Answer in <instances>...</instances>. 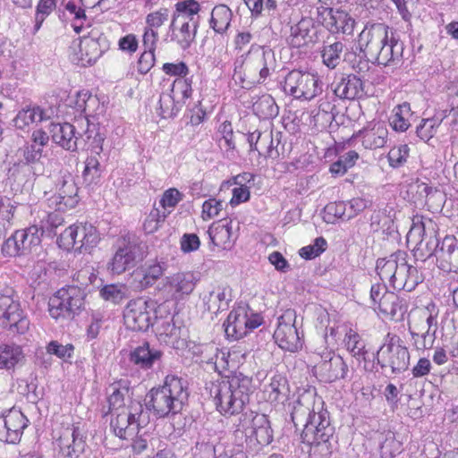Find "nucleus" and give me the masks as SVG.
<instances>
[{
  "label": "nucleus",
  "instance_id": "23",
  "mask_svg": "<svg viewBox=\"0 0 458 458\" xmlns=\"http://www.w3.org/2000/svg\"><path fill=\"white\" fill-rule=\"evenodd\" d=\"M438 315L439 309L434 302H429L425 307L416 310L412 314L413 318L412 321L410 322V329H411V324H413L414 327H416V318L421 320H425L428 327L426 332H411L413 337L415 335H421V337L423 338V344L421 345L422 348H429L433 344L436 331L437 329Z\"/></svg>",
  "mask_w": 458,
  "mask_h": 458
},
{
  "label": "nucleus",
  "instance_id": "9",
  "mask_svg": "<svg viewBox=\"0 0 458 458\" xmlns=\"http://www.w3.org/2000/svg\"><path fill=\"white\" fill-rule=\"evenodd\" d=\"M377 359L383 369L389 368L392 373L398 374L407 369L410 353L399 336L387 334Z\"/></svg>",
  "mask_w": 458,
  "mask_h": 458
},
{
  "label": "nucleus",
  "instance_id": "62",
  "mask_svg": "<svg viewBox=\"0 0 458 458\" xmlns=\"http://www.w3.org/2000/svg\"><path fill=\"white\" fill-rule=\"evenodd\" d=\"M327 242L323 237H318L315 239L313 244L302 247L299 250V254L305 259H312L319 256L325 250Z\"/></svg>",
  "mask_w": 458,
  "mask_h": 458
},
{
  "label": "nucleus",
  "instance_id": "41",
  "mask_svg": "<svg viewBox=\"0 0 458 458\" xmlns=\"http://www.w3.org/2000/svg\"><path fill=\"white\" fill-rule=\"evenodd\" d=\"M232 16V11L226 5L215 6L211 13V28L217 33H224L230 25Z\"/></svg>",
  "mask_w": 458,
  "mask_h": 458
},
{
  "label": "nucleus",
  "instance_id": "46",
  "mask_svg": "<svg viewBox=\"0 0 458 458\" xmlns=\"http://www.w3.org/2000/svg\"><path fill=\"white\" fill-rule=\"evenodd\" d=\"M344 346L353 357H361L365 354V344L360 335L352 328L344 332Z\"/></svg>",
  "mask_w": 458,
  "mask_h": 458
},
{
  "label": "nucleus",
  "instance_id": "21",
  "mask_svg": "<svg viewBox=\"0 0 458 458\" xmlns=\"http://www.w3.org/2000/svg\"><path fill=\"white\" fill-rule=\"evenodd\" d=\"M432 244L438 267L445 272H458V241L453 236H445L438 248L437 240L430 238L427 245Z\"/></svg>",
  "mask_w": 458,
  "mask_h": 458
},
{
  "label": "nucleus",
  "instance_id": "35",
  "mask_svg": "<svg viewBox=\"0 0 458 458\" xmlns=\"http://www.w3.org/2000/svg\"><path fill=\"white\" fill-rule=\"evenodd\" d=\"M334 93L342 99H355L363 96V83L355 75H348L340 80L334 88Z\"/></svg>",
  "mask_w": 458,
  "mask_h": 458
},
{
  "label": "nucleus",
  "instance_id": "16",
  "mask_svg": "<svg viewBox=\"0 0 458 458\" xmlns=\"http://www.w3.org/2000/svg\"><path fill=\"white\" fill-rule=\"evenodd\" d=\"M155 305L152 301L132 300L123 310L125 327L132 331H145L152 323V312Z\"/></svg>",
  "mask_w": 458,
  "mask_h": 458
},
{
  "label": "nucleus",
  "instance_id": "20",
  "mask_svg": "<svg viewBox=\"0 0 458 458\" xmlns=\"http://www.w3.org/2000/svg\"><path fill=\"white\" fill-rule=\"evenodd\" d=\"M29 420L17 409H11L0 417V441L7 444L20 442Z\"/></svg>",
  "mask_w": 458,
  "mask_h": 458
},
{
  "label": "nucleus",
  "instance_id": "1",
  "mask_svg": "<svg viewBox=\"0 0 458 458\" xmlns=\"http://www.w3.org/2000/svg\"><path fill=\"white\" fill-rule=\"evenodd\" d=\"M323 404L322 399L315 394L304 393L295 402L291 414L294 425L303 427L302 441L311 446L310 454L314 458H329L333 452L330 438L334 428Z\"/></svg>",
  "mask_w": 458,
  "mask_h": 458
},
{
  "label": "nucleus",
  "instance_id": "7",
  "mask_svg": "<svg viewBox=\"0 0 458 458\" xmlns=\"http://www.w3.org/2000/svg\"><path fill=\"white\" fill-rule=\"evenodd\" d=\"M85 296L86 293L80 286L59 289L49 299V315L56 320L72 318L83 309Z\"/></svg>",
  "mask_w": 458,
  "mask_h": 458
},
{
  "label": "nucleus",
  "instance_id": "34",
  "mask_svg": "<svg viewBox=\"0 0 458 458\" xmlns=\"http://www.w3.org/2000/svg\"><path fill=\"white\" fill-rule=\"evenodd\" d=\"M232 230V221L213 223L208 230L211 243L223 249L230 248L234 242Z\"/></svg>",
  "mask_w": 458,
  "mask_h": 458
},
{
  "label": "nucleus",
  "instance_id": "29",
  "mask_svg": "<svg viewBox=\"0 0 458 458\" xmlns=\"http://www.w3.org/2000/svg\"><path fill=\"white\" fill-rule=\"evenodd\" d=\"M358 136L361 139L362 146L367 149H377L386 146L388 140V129L385 123H370L360 131Z\"/></svg>",
  "mask_w": 458,
  "mask_h": 458
},
{
  "label": "nucleus",
  "instance_id": "11",
  "mask_svg": "<svg viewBox=\"0 0 458 458\" xmlns=\"http://www.w3.org/2000/svg\"><path fill=\"white\" fill-rule=\"evenodd\" d=\"M370 300L374 310L381 313L386 318L401 320L407 311L403 300L393 293L387 291L385 284H373L370 289Z\"/></svg>",
  "mask_w": 458,
  "mask_h": 458
},
{
  "label": "nucleus",
  "instance_id": "31",
  "mask_svg": "<svg viewBox=\"0 0 458 458\" xmlns=\"http://www.w3.org/2000/svg\"><path fill=\"white\" fill-rule=\"evenodd\" d=\"M319 370L322 377L326 381L334 382L337 379L344 378L347 373L348 368L341 356L327 353L325 360L319 365Z\"/></svg>",
  "mask_w": 458,
  "mask_h": 458
},
{
  "label": "nucleus",
  "instance_id": "56",
  "mask_svg": "<svg viewBox=\"0 0 458 458\" xmlns=\"http://www.w3.org/2000/svg\"><path fill=\"white\" fill-rule=\"evenodd\" d=\"M169 20V11L167 8H159L147 14L145 18V27L158 30Z\"/></svg>",
  "mask_w": 458,
  "mask_h": 458
},
{
  "label": "nucleus",
  "instance_id": "42",
  "mask_svg": "<svg viewBox=\"0 0 458 458\" xmlns=\"http://www.w3.org/2000/svg\"><path fill=\"white\" fill-rule=\"evenodd\" d=\"M253 112L262 119H270L278 114V106L270 95L265 94L253 103Z\"/></svg>",
  "mask_w": 458,
  "mask_h": 458
},
{
  "label": "nucleus",
  "instance_id": "60",
  "mask_svg": "<svg viewBox=\"0 0 458 458\" xmlns=\"http://www.w3.org/2000/svg\"><path fill=\"white\" fill-rule=\"evenodd\" d=\"M409 156V147L407 145H400L390 149L387 155L389 165L397 168L403 165Z\"/></svg>",
  "mask_w": 458,
  "mask_h": 458
},
{
  "label": "nucleus",
  "instance_id": "48",
  "mask_svg": "<svg viewBox=\"0 0 458 458\" xmlns=\"http://www.w3.org/2000/svg\"><path fill=\"white\" fill-rule=\"evenodd\" d=\"M182 104H179L175 101V98H174L170 93H162L159 98V114L162 118H171L175 116L181 107Z\"/></svg>",
  "mask_w": 458,
  "mask_h": 458
},
{
  "label": "nucleus",
  "instance_id": "5",
  "mask_svg": "<svg viewBox=\"0 0 458 458\" xmlns=\"http://www.w3.org/2000/svg\"><path fill=\"white\" fill-rule=\"evenodd\" d=\"M250 392V380L241 377L212 383L210 387L216 409L225 416L240 413L249 403Z\"/></svg>",
  "mask_w": 458,
  "mask_h": 458
},
{
  "label": "nucleus",
  "instance_id": "51",
  "mask_svg": "<svg viewBox=\"0 0 458 458\" xmlns=\"http://www.w3.org/2000/svg\"><path fill=\"white\" fill-rule=\"evenodd\" d=\"M269 423L265 414H259L250 411L244 415L242 428L247 435L252 436V431H256Z\"/></svg>",
  "mask_w": 458,
  "mask_h": 458
},
{
  "label": "nucleus",
  "instance_id": "8",
  "mask_svg": "<svg viewBox=\"0 0 458 458\" xmlns=\"http://www.w3.org/2000/svg\"><path fill=\"white\" fill-rule=\"evenodd\" d=\"M284 91L300 100H312L323 91V82L318 73L293 70L287 73Z\"/></svg>",
  "mask_w": 458,
  "mask_h": 458
},
{
  "label": "nucleus",
  "instance_id": "19",
  "mask_svg": "<svg viewBox=\"0 0 458 458\" xmlns=\"http://www.w3.org/2000/svg\"><path fill=\"white\" fill-rule=\"evenodd\" d=\"M79 203L78 187L71 174L64 175L55 184V193L48 199V206L66 211Z\"/></svg>",
  "mask_w": 458,
  "mask_h": 458
},
{
  "label": "nucleus",
  "instance_id": "30",
  "mask_svg": "<svg viewBox=\"0 0 458 458\" xmlns=\"http://www.w3.org/2000/svg\"><path fill=\"white\" fill-rule=\"evenodd\" d=\"M50 135L52 140L70 151H75L78 148L79 137L76 136L75 127L69 123H52L50 125Z\"/></svg>",
  "mask_w": 458,
  "mask_h": 458
},
{
  "label": "nucleus",
  "instance_id": "33",
  "mask_svg": "<svg viewBox=\"0 0 458 458\" xmlns=\"http://www.w3.org/2000/svg\"><path fill=\"white\" fill-rule=\"evenodd\" d=\"M231 297V289L227 285L217 284L203 295V302L208 310L216 313L228 307Z\"/></svg>",
  "mask_w": 458,
  "mask_h": 458
},
{
  "label": "nucleus",
  "instance_id": "22",
  "mask_svg": "<svg viewBox=\"0 0 458 458\" xmlns=\"http://www.w3.org/2000/svg\"><path fill=\"white\" fill-rule=\"evenodd\" d=\"M386 38L380 40L377 45V52L372 57V62L378 64L395 65L403 57V44L395 37L394 31L390 28V33H386Z\"/></svg>",
  "mask_w": 458,
  "mask_h": 458
},
{
  "label": "nucleus",
  "instance_id": "24",
  "mask_svg": "<svg viewBox=\"0 0 458 458\" xmlns=\"http://www.w3.org/2000/svg\"><path fill=\"white\" fill-rule=\"evenodd\" d=\"M386 33H390V27L385 23L368 24L359 35V47L360 51L372 60L373 55L377 52V45L380 40H384Z\"/></svg>",
  "mask_w": 458,
  "mask_h": 458
},
{
  "label": "nucleus",
  "instance_id": "12",
  "mask_svg": "<svg viewBox=\"0 0 458 458\" xmlns=\"http://www.w3.org/2000/svg\"><path fill=\"white\" fill-rule=\"evenodd\" d=\"M0 326L21 335L30 328L29 318L20 302L9 295L0 296Z\"/></svg>",
  "mask_w": 458,
  "mask_h": 458
},
{
  "label": "nucleus",
  "instance_id": "14",
  "mask_svg": "<svg viewBox=\"0 0 458 458\" xmlns=\"http://www.w3.org/2000/svg\"><path fill=\"white\" fill-rule=\"evenodd\" d=\"M295 322L296 312L291 309L286 310L278 318L274 338L280 348L290 352H296L301 348L302 344Z\"/></svg>",
  "mask_w": 458,
  "mask_h": 458
},
{
  "label": "nucleus",
  "instance_id": "4",
  "mask_svg": "<svg viewBox=\"0 0 458 458\" xmlns=\"http://www.w3.org/2000/svg\"><path fill=\"white\" fill-rule=\"evenodd\" d=\"M189 393L185 382L174 375H167L164 384L148 393V407L160 417H169L182 411Z\"/></svg>",
  "mask_w": 458,
  "mask_h": 458
},
{
  "label": "nucleus",
  "instance_id": "50",
  "mask_svg": "<svg viewBox=\"0 0 458 458\" xmlns=\"http://www.w3.org/2000/svg\"><path fill=\"white\" fill-rule=\"evenodd\" d=\"M60 212V210L56 209L54 212H43L38 227L42 233L45 232L53 233L58 226L63 225L64 217Z\"/></svg>",
  "mask_w": 458,
  "mask_h": 458
},
{
  "label": "nucleus",
  "instance_id": "13",
  "mask_svg": "<svg viewBox=\"0 0 458 458\" xmlns=\"http://www.w3.org/2000/svg\"><path fill=\"white\" fill-rule=\"evenodd\" d=\"M261 324L258 314H249L245 307L233 309L228 315L225 326V332L228 338L238 340L247 335L250 331Z\"/></svg>",
  "mask_w": 458,
  "mask_h": 458
},
{
  "label": "nucleus",
  "instance_id": "49",
  "mask_svg": "<svg viewBox=\"0 0 458 458\" xmlns=\"http://www.w3.org/2000/svg\"><path fill=\"white\" fill-rule=\"evenodd\" d=\"M324 220L328 224H333L338 218L349 220L346 216L347 207L344 201L330 202L324 208Z\"/></svg>",
  "mask_w": 458,
  "mask_h": 458
},
{
  "label": "nucleus",
  "instance_id": "61",
  "mask_svg": "<svg viewBox=\"0 0 458 458\" xmlns=\"http://www.w3.org/2000/svg\"><path fill=\"white\" fill-rule=\"evenodd\" d=\"M223 209V202L215 198H210L202 204L201 218L204 221L211 220L219 216Z\"/></svg>",
  "mask_w": 458,
  "mask_h": 458
},
{
  "label": "nucleus",
  "instance_id": "64",
  "mask_svg": "<svg viewBox=\"0 0 458 458\" xmlns=\"http://www.w3.org/2000/svg\"><path fill=\"white\" fill-rule=\"evenodd\" d=\"M65 10L73 16L75 22L72 24L73 30L80 33L83 22L86 21L85 10L73 1H69L65 4Z\"/></svg>",
  "mask_w": 458,
  "mask_h": 458
},
{
  "label": "nucleus",
  "instance_id": "36",
  "mask_svg": "<svg viewBox=\"0 0 458 458\" xmlns=\"http://www.w3.org/2000/svg\"><path fill=\"white\" fill-rule=\"evenodd\" d=\"M161 357L162 352L159 350L150 347L148 343H144L131 352L130 360L141 369H147L159 361Z\"/></svg>",
  "mask_w": 458,
  "mask_h": 458
},
{
  "label": "nucleus",
  "instance_id": "6",
  "mask_svg": "<svg viewBox=\"0 0 458 458\" xmlns=\"http://www.w3.org/2000/svg\"><path fill=\"white\" fill-rule=\"evenodd\" d=\"M408 254L398 250L387 258L377 261V271L383 282L394 290L411 292L420 283V276L415 267L408 264Z\"/></svg>",
  "mask_w": 458,
  "mask_h": 458
},
{
  "label": "nucleus",
  "instance_id": "53",
  "mask_svg": "<svg viewBox=\"0 0 458 458\" xmlns=\"http://www.w3.org/2000/svg\"><path fill=\"white\" fill-rule=\"evenodd\" d=\"M308 36V22L301 20L297 24L291 27L290 44L294 47H300L306 44Z\"/></svg>",
  "mask_w": 458,
  "mask_h": 458
},
{
  "label": "nucleus",
  "instance_id": "3",
  "mask_svg": "<svg viewBox=\"0 0 458 458\" xmlns=\"http://www.w3.org/2000/svg\"><path fill=\"white\" fill-rule=\"evenodd\" d=\"M275 53L262 47L251 46L249 52L234 64L233 80L242 88L261 84L275 72Z\"/></svg>",
  "mask_w": 458,
  "mask_h": 458
},
{
  "label": "nucleus",
  "instance_id": "43",
  "mask_svg": "<svg viewBox=\"0 0 458 458\" xmlns=\"http://www.w3.org/2000/svg\"><path fill=\"white\" fill-rule=\"evenodd\" d=\"M191 81L186 78H176L170 85V94L175 101L183 105L191 97Z\"/></svg>",
  "mask_w": 458,
  "mask_h": 458
},
{
  "label": "nucleus",
  "instance_id": "58",
  "mask_svg": "<svg viewBox=\"0 0 458 458\" xmlns=\"http://www.w3.org/2000/svg\"><path fill=\"white\" fill-rule=\"evenodd\" d=\"M216 350L215 356L208 360V363L212 364L218 373H222L232 367V353L226 350Z\"/></svg>",
  "mask_w": 458,
  "mask_h": 458
},
{
  "label": "nucleus",
  "instance_id": "52",
  "mask_svg": "<svg viewBox=\"0 0 458 458\" xmlns=\"http://www.w3.org/2000/svg\"><path fill=\"white\" fill-rule=\"evenodd\" d=\"M402 451V444L396 440L394 435L388 432L380 445L381 458H394Z\"/></svg>",
  "mask_w": 458,
  "mask_h": 458
},
{
  "label": "nucleus",
  "instance_id": "55",
  "mask_svg": "<svg viewBox=\"0 0 458 458\" xmlns=\"http://www.w3.org/2000/svg\"><path fill=\"white\" fill-rule=\"evenodd\" d=\"M97 279L95 269L91 266H85L73 275V282L77 284L72 286H80L82 290L92 284Z\"/></svg>",
  "mask_w": 458,
  "mask_h": 458
},
{
  "label": "nucleus",
  "instance_id": "32",
  "mask_svg": "<svg viewBox=\"0 0 458 458\" xmlns=\"http://www.w3.org/2000/svg\"><path fill=\"white\" fill-rule=\"evenodd\" d=\"M49 118L50 115L40 106H27L17 113L13 122L15 128L25 131L29 130L32 124L48 120Z\"/></svg>",
  "mask_w": 458,
  "mask_h": 458
},
{
  "label": "nucleus",
  "instance_id": "54",
  "mask_svg": "<svg viewBox=\"0 0 458 458\" xmlns=\"http://www.w3.org/2000/svg\"><path fill=\"white\" fill-rule=\"evenodd\" d=\"M342 51L343 44L341 42L325 47L322 52L323 63L328 68H335L339 63Z\"/></svg>",
  "mask_w": 458,
  "mask_h": 458
},
{
  "label": "nucleus",
  "instance_id": "15",
  "mask_svg": "<svg viewBox=\"0 0 458 458\" xmlns=\"http://www.w3.org/2000/svg\"><path fill=\"white\" fill-rule=\"evenodd\" d=\"M41 236L42 233L38 225L18 230L5 241L2 251L11 257L26 254L40 244Z\"/></svg>",
  "mask_w": 458,
  "mask_h": 458
},
{
  "label": "nucleus",
  "instance_id": "2",
  "mask_svg": "<svg viewBox=\"0 0 458 458\" xmlns=\"http://www.w3.org/2000/svg\"><path fill=\"white\" fill-rule=\"evenodd\" d=\"M125 381L110 385L107 389L109 411L113 418L111 428L121 439L138 435L150 422L148 411L139 401L130 400V390Z\"/></svg>",
  "mask_w": 458,
  "mask_h": 458
},
{
  "label": "nucleus",
  "instance_id": "18",
  "mask_svg": "<svg viewBox=\"0 0 458 458\" xmlns=\"http://www.w3.org/2000/svg\"><path fill=\"white\" fill-rule=\"evenodd\" d=\"M142 255L139 244L127 238L118 242V247L112 259L108 263V269L114 274H123L133 267Z\"/></svg>",
  "mask_w": 458,
  "mask_h": 458
},
{
  "label": "nucleus",
  "instance_id": "57",
  "mask_svg": "<svg viewBox=\"0 0 458 458\" xmlns=\"http://www.w3.org/2000/svg\"><path fill=\"white\" fill-rule=\"evenodd\" d=\"M165 213L161 212L157 208H152L144 221V231L147 233H153L157 232L160 225H162V223L165 222Z\"/></svg>",
  "mask_w": 458,
  "mask_h": 458
},
{
  "label": "nucleus",
  "instance_id": "10",
  "mask_svg": "<svg viewBox=\"0 0 458 458\" xmlns=\"http://www.w3.org/2000/svg\"><path fill=\"white\" fill-rule=\"evenodd\" d=\"M99 233L91 224H75L67 227L58 239L59 244L65 250H90L99 242Z\"/></svg>",
  "mask_w": 458,
  "mask_h": 458
},
{
  "label": "nucleus",
  "instance_id": "37",
  "mask_svg": "<svg viewBox=\"0 0 458 458\" xmlns=\"http://www.w3.org/2000/svg\"><path fill=\"white\" fill-rule=\"evenodd\" d=\"M25 359L22 347L16 344H0V369H12Z\"/></svg>",
  "mask_w": 458,
  "mask_h": 458
},
{
  "label": "nucleus",
  "instance_id": "47",
  "mask_svg": "<svg viewBox=\"0 0 458 458\" xmlns=\"http://www.w3.org/2000/svg\"><path fill=\"white\" fill-rule=\"evenodd\" d=\"M430 224L431 220H424L421 216H415L412 220V225L407 233V241L420 247L423 243L426 234V225Z\"/></svg>",
  "mask_w": 458,
  "mask_h": 458
},
{
  "label": "nucleus",
  "instance_id": "27",
  "mask_svg": "<svg viewBox=\"0 0 458 458\" xmlns=\"http://www.w3.org/2000/svg\"><path fill=\"white\" fill-rule=\"evenodd\" d=\"M198 27L197 25L172 17L166 35L167 39L185 50L195 40Z\"/></svg>",
  "mask_w": 458,
  "mask_h": 458
},
{
  "label": "nucleus",
  "instance_id": "38",
  "mask_svg": "<svg viewBox=\"0 0 458 458\" xmlns=\"http://www.w3.org/2000/svg\"><path fill=\"white\" fill-rule=\"evenodd\" d=\"M411 106L403 102L394 107L389 117V124L392 129L397 132L406 131L411 126V118L412 117Z\"/></svg>",
  "mask_w": 458,
  "mask_h": 458
},
{
  "label": "nucleus",
  "instance_id": "39",
  "mask_svg": "<svg viewBox=\"0 0 458 458\" xmlns=\"http://www.w3.org/2000/svg\"><path fill=\"white\" fill-rule=\"evenodd\" d=\"M200 11L199 4L195 0H184L175 4V11L172 17L199 26Z\"/></svg>",
  "mask_w": 458,
  "mask_h": 458
},
{
  "label": "nucleus",
  "instance_id": "45",
  "mask_svg": "<svg viewBox=\"0 0 458 458\" xmlns=\"http://www.w3.org/2000/svg\"><path fill=\"white\" fill-rule=\"evenodd\" d=\"M332 30L350 35L353 32L355 21L345 12L336 11L331 15Z\"/></svg>",
  "mask_w": 458,
  "mask_h": 458
},
{
  "label": "nucleus",
  "instance_id": "25",
  "mask_svg": "<svg viewBox=\"0 0 458 458\" xmlns=\"http://www.w3.org/2000/svg\"><path fill=\"white\" fill-rule=\"evenodd\" d=\"M196 280L191 272H178L165 277L163 292L167 299L180 300L195 288Z\"/></svg>",
  "mask_w": 458,
  "mask_h": 458
},
{
  "label": "nucleus",
  "instance_id": "28",
  "mask_svg": "<svg viewBox=\"0 0 458 458\" xmlns=\"http://www.w3.org/2000/svg\"><path fill=\"white\" fill-rule=\"evenodd\" d=\"M166 269L167 265L165 261L150 260L134 270L132 278L134 282L138 283V288L145 289L153 285Z\"/></svg>",
  "mask_w": 458,
  "mask_h": 458
},
{
  "label": "nucleus",
  "instance_id": "40",
  "mask_svg": "<svg viewBox=\"0 0 458 458\" xmlns=\"http://www.w3.org/2000/svg\"><path fill=\"white\" fill-rule=\"evenodd\" d=\"M280 137V132H276V138H274L272 131H265L264 137L262 138L263 144L260 148H266V151L262 153V155L267 158L276 160L285 157L284 146L281 145Z\"/></svg>",
  "mask_w": 458,
  "mask_h": 458
},
{
  "label": "nucleus",
  "instance_id": "44",
  "mask_svg": "<svg viewBox=\"0 0 458 458\" xmlns=\"http://www.w3.org/2000/svg\"><path fill=\"white\" fill-rule=\"evenodd\" d=\"M287 390V380L286 378L276 374L270 378V382L265 385L264 394L270 402H275L279 399L281 394H284Z\"/></svg>",
  "mask_w": 458,
  "mask_h": 458
},
{
  "label": "nucleus",
  "instance_id": "63",
  "mask_svg": "<svg viewBox=\"0 0 458 458\" xmlns=\"http://www.w3.org/2000/svg\"><path fill=\"white\" fill-rule=\"evenodd\" d=\"M440 122L435 118L423 119L417 127V134L423 140H430L439 126Z\"/></svg>",
  "mask_w": 458,
  "mask_h": 458
},
{
  "label": "nucleus",
  "instance_id": "59",
  "mask_svg": "<svg viewBox=\"0 0 458 458\" xmlns=\"http://www.w3.org/2000/svg\"><path fill=\"white\" fill-rule=\"evenodd\" d=\"M74 346L72 344H62L57 341H51L47 345V352L49 354L55 355L59 359L66 360L72 357Z\"/></svg>",
  "mask_w": 458,
  "mask_h": 458
},
{
  "label": "nucleus",
  "instance_id": "26",
  "mask_svg": "<svg viewBox=\"0 0 458 458\" xmlns=\"http://www.w3.org/2000/svg\"><path fill=\"white\" fill-rule=\"evenodd\" d=\"M56 442L63 454L68 458H78L86 445L82 430L74 425L64 428Z\"/></svg>",
  "mask_w": 458,
  "mask_h": 458
},
{
  "label": "nucleus",
  "instance_id": "17",
  "mask_svg": "<svg viewBox=\"0 0 458 458\" xmlns=\"http://www.w3.org/2000/svg\"><path fill=\"white\" fill-rule=\"evenodd\" d=\"M107 46L106 40L83 37L71 46V59L81 66L91 65L102 55Z\"/></svg>",
  "mask_w": 458,
  "mask_h": 458
}]
</instances>
